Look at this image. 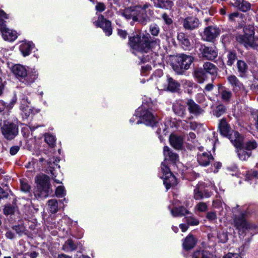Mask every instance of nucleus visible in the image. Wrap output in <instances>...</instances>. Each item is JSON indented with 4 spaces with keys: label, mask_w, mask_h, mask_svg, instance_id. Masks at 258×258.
Segmentation results:
<instances>
[{
    "label": "nucleus",
    "mask_w": 258,
    "mask_h": 258,
    "mask_svg": "<svg viewBox=\"0 0 258 258\" xmlns=\"http://www.w3.org/2000/svg\"><path fill=\"white\" fill-rule=\"evenodd\" d=\"M128 39L130 47L142 53V55L139 56L141 61L143 63L149 61L151 58V44L152 43L150 34L135 32L128 36Z\"/></svg>",
    "instance_id": "f257e3e1"
},
{
    "label": "nucleus",
    "mask_w": 258,
    "mask_h": 258,
    "mask_svg": "<svg viewBox=\"0 0 258 258\" xmlns=\"http://www.w3.org/2000/svg\"><path fill=\"white\" fill-rule=\"evenodd\" d=\"M150 7L149 4H145L127 8L124 10L122 16L127 20L132 19L134 22L145 25L150 21L148 16L151 13Z\"/></svg>",
    "instance_id": "f03ea898"
},
{
    "label": "nucleus",
    "mask_w": 258,
    "mask_h": 258,
    "mask_svg": "<svg viewBox=\"0 0 258 258\" xmlns=\"http://www.w3.org/2000/svg\"><path fill=\"white\" fill-rule=\"evenodd\" d=\"M165 157L164 162H162L161 169L163 173V182L167 190L170 187L176 185L177 184L175 177L171 172L168 167L166 165L165 162L167 160H170L175 162L178 159V155L176 153H173L167 146H165L163 150Z\"/></svg>",
    "instance_id": "7ed1b4c3"
},
{
    "label": "nucleus",
    "mask_w": 258,
    "mask_h": 258,
    "mask_svg": "<svg viewBox=\"0 0 258 258\" xmlns=\"http://www.w3.org/2000/svg\"><path fill=\"white\" fill-rule=\"evenodd\" d=\"M12 71L21 82L26 85H30L34 83L38 76L35 69L27 70L24 66L19 64L14 65Z\"/></svg>",
    "instance_id": "20e7f679"
},
{
    "label": "nucleus",
    "mask_w": 258,
    "mask_h": 258,
    "mask_svg": "<svg viewBox=\"0 0 258 258\" xmlns=\"http://www.w3.org/2000/svg\"><path fill=\"white\" fill-rule=\"evenodd\" d=\"M244 34H239L236 36V40L244 47H251L258 50V37H254V27L252 25H247L243 28Z\"/></svg>",
    "instance_id": "39448f33"
},
{
    "label": "nucleus",
    "mask_w": 258,
    "mask_h": 258,
    "mask_svg": "<svg viewBox=\"0 0 258 258\" xmlns=\"http://www.w3.org/2000/svg\"><path fill=\"white\" fill-rule=\"evenodd\" d=\"M36 187L34 191V196L38 199H44L49 194L50 184L49 177L45 174L37 175L35 177Z\"/></svg>",
    "instance_id": "423d86ee"
},
{
    "label": "nucleus",
    "mask_w": 258,
    "mask_h": 258,
    "mask_svg": "<svg viewBox=\"0 0 258 258\" xmlns=\"http://www.w3.org/2000/svg\"><path fill=\"white\" fill-rule=\"evenodd\" d=\"M194 59V57L190 55L181 54L177 55L173 62V69L177 74L182 75L185 70L189 68Z\"/></svg>",
    "instance_id": "0eeeda50"
},
{
    "label": "nucleus",
    "mask_w": 258,
    "mask_h": 258,
    "mask_svg": "<svg viewBox=\"0 0 258 258\" xmlns=\"http://www.w3.org/2000/svg\"><path fill=\"white\" fill-rule=\"evenodd\" d=\"M136 116H139L137 123H143L147 125L153 126L156 123L155 115L150 110L142 105L136 110Z\"/></svg>",
    "instance_id": "6e6552de"
},
{
    "label": "nucleus",
    "mask_w": 258,
    "mask_h": 258,
    "mask_svg": "<svg viewBox=\"0 0 258 258\" xmlns=\"http://www.w3.org/2000/svg\"><path fill=\"white\" fill-rule=\"evenodd\" d=\"M3 18L8 19V17L4 11L0 10V31L3 37L6 40L14 41L17 38V33L7 28Z\"/></svg>",
    "instance_id": "1a4fd4ad"
},
{
    "label": "nucleus",
    "mask_w": 258,
    "mask_h": 258,
    "mask_svg": "<svg viewBox=\"0 0 258 258\" xmlns=\"http://www.w3.org/2000/svg\"><path fill=\"white\" fill-rule=\"evenodd\" d=\"M248 212L243 211L239 215H233L232 225L239 231L250 228V225L246 220Z\"/></svg>",
    "instance_id": "9d476101"
},
{
    "label": "nucleus",
    "mask_w": 258,
    "mask_h": 258,
    "mask_svg": "<svg viewBox=\"0 0 258 258\" xmlns=\"http://www.w3.org/2000/svg\"><path fill=\"white\" fill-rule=\"evenodd\" d=\"M2 133L5 138L11 140L18 134V126L14 123L5 121L1 127Z\"/></svg>",
    "instance_id": "9b49d317"
},
{
    "label": "nucleus",
    "mask_w": 258,
    "mask_h": 258,
    "mask_svg": "<svg viewBox=\"0 0 258 258\" xmlns=\"http://www.w3.org/2000/svg\"><path fill=\"white\" fill-rule=\"evenodd\" d=\"M202 57L206 59L213 60L218 54V49L216 47H208L205 45H201L199 48Z\"/></svg>",
    "instance_id": "f8f14e48"
},
{
    "label": "nucleus",
    "mask_w": 258,
    "mask_h": 258,
    "mask_svg": "<svg viewBox=\"0 0 258 258\" xmlns=\"http://www.w3.org/2000/svg\"><path fill=\"white\" fill-rule=\"evenodd\" d=\"M221 33L220 29L216 26H209L204 29L203 38L208 42L213 41Z\"/></svg>",
    "instance_id": "ddd939ff"
},
{
    "label": "nucleus",
    "mask_w": 258,
    "mask_h": 258,
    "mask_svg": "<svg viewBox=\"0 0 258 258\" xmlns=\"http://www.w3.org/2000/svg\"><path fill=\"white\" fill-rule=\"evenodd\" d=\"M200 24L199 20L193 16H188L183 19L182 26L186 30L192 31L198 28Z\"/></svg>",
    "instance_id": "4468645a"
},
{
    "label": "nucleus",
    "mask_w": 258,
    "mask_h": 258,
    "mask_svg": "<svg viewBox=\"0 0 258 258\" xmlns=\"http://www.w3.org/2000/svg\"><path fill=\"white\" fill-rule=\"evenodd\" d=\"M98 26L101 28L106 36H110L112 34V30L111 22L107 20L103 16L98 17L97 21Z\"/></svg>",
    "instance_id": "2eb2a0df"
},
{
    "label": "nucleus",
    "mask_w": 258,
    "mask_h": 258,
    "mask_svg": "<svg viewBox=\"0 0 258 258\" xmlns=\"http://www.w3.org/2000/svg\"><path fill=\"white\" fill-rule=\"evenodd\" d=\"M213 160L214 158L210 152L199 153L197 155V161L201 166H207Z\"/></svg>",
    "instance_id": "dca6fc26"
},
{
    "label": "nucleus",
    "mask_w": 258,
    "mask_h": 258,
    "mask_svg": "<svg viewBox=\"0 0 258 258\" xmlns=\"http://www.w3.org/2000/svg\"><path fill=\"white\" fill-rule=\"evenodd\" d=\"M228 138L236 149L242 147L243 137L239 133L232 131Z\"/></svg>",
    "instance_id": "f3484780"
},
{
    "label": "nucleus",
    "mask_w": 258,
    "mask_h": 258,
    "mask_svg": "<svg viewBox=\"0 0 258 258\" xmlns=\"http://www.w3.org/2000/svg\"><path fill=\"white\" fill-rule=\"evenodd\" d=\"M166 81V84L163 86L162 89H167L172 92H176L179 89L180 84L169 76H167Z\"/></svg>",
    "instance_id": "a211bd4d"
},
{
    "label": "nucleus",
    "mask_w": 258,
    "mask_h": 258,
    "mask_svg": "<svg viewBox=\"0 0 258 258\" xmlns=\"http://www.w3.org/2000/svg\"><path fill=\"white\" fill-rule=\"evenodd\" d=\"M218 92L221 96V99L223 102L228 103L231 101L233 94L229 89L223 86L222 85H219Z\"/></svg>",
    "instance_id": "6ab92c4d"
},
{
    "label": "nucleus",
    "mask_w": 258,
    "mask_h": 258,
    "mask_svg": "<svg viewBox=\"0 0 258 258\" xmlns=\"http://www.w3.org/2000/svg\"><path fill=\"white\" fill-rule=\"evenodd\" d=\"M189 112L195 115L198 116L203 112V110L193 100L189 99L186 102Z\"/></svg>",
    "instance_id": "aec40b11"
},
{
    "label": "nucleus",
    "mask_w": 258,
    "mask_h": 258,
    "mask_svg": "<svg viewBox=\"0 0 258 258\" xmlns=\"http://www.w3.org/2000/svg\"><path fill=\"white\" fill-rule=\"evenodd\" d=\"M229 83L232 86L233 90L235 93L243 89V84L234 75H230L227 77Z\"/></svg>",
    "instance_id": "412c9836"
},
{
    "label": "nucleus",
    "mask_w": 258,
    "mask_h": 258,
    "mask_svg": "<svg viewBox=\"0 0 258 258\" xmlns=\"http://www.w3.org/2000/svg\"><path fill=\"white\" fill-rule=\"evenodd\" d=\"M233 5L243 12H246L251 8V4L245 0H234Z\"/></svg>",
    "instance_id": "4be33fe9"
},
{
    "label": "nucleus",
    "mask_w": 258,
    "mask_h": 258,
    "mask_svg": "<svg viewBox=\"0 0 258 258\" xmlns=\"http://www.w3.org/2000/svg\"><path fill=\"white\" fill-rule=\"evenodd\" d=\"M177 38L184 49H190L191 43L187 35L184 33L180 32L178 34Z\"/></svg>",
    "instance_id": "5701e85b"
},
{
    "label": "nucleus",
    "mask_w": 258,
    "mask_h": 258,
    "mask_svg": "<svg viewBox=\"0 0 258 258\" xmlns=\"http://www.w3.org/2000/svg\"><path fill=\"white\" fill-rule=\"evenodd\" d=\"M170 145L176 149H180L183 145V139L181 136L171 135L169 138Z\"/></svg>",
    "instance_id": "b1692460"
},
{
    "label": "nucleus",
    "mask_w": 258,
    "mask_h": 258,
    "mask_svg": "<svg viewBox=\"0 0 258 258\" xmlns=\"http://www.w3.org/2000/svg\"><path fill=\"white\" fill-rule=\"evenodd\" d=\"M161 17L163 20L164 24L162 26L165 32H168L173 28V21L172 18L166 13L162 15Z\"/></svg>",
    "instance_id": "393cba45"
},
{
    "label": "nucleus",
    "mask_w": 258,
    "mask_h": 258,
    "mask_svg": "<svg viewBox=\"0 0 258 258\" xmlns=\"http://www.w3.org/2000/svg\"><path fill=\"white\" fill-rule=\"evenodd\" d=\"M172 110L175 114L181 117L186 114V107L179 102H176L173 104Z\"/></svg>",
    "instance_id": "a878e982"
},
{
    "label": "nucleus",
    "mask_w": 258,
    "mask_h": 258,
    "mask_svg": "<svg viewBox=\"0 0 258 258\" xmlns=\"http://www.w3.org/2000/svg\"><path fill=\"white\" fill-rule=\"evenodd\" d=\"M197 240L191 234H189L184 239L182 245L184 249L188 250L192 248L196 244Z\"/></svg>",
    "instance_id": "bb28decb"
},
{
    "label": "nucleus",
    "mask_w": 258,
    "mask_h": 258,
    "mask_svg": "<svg viewBox=\"0 0 258 258\" xmlns=\"http://www.w3.org/2000/svg\"><path fill=\"white\" fill-rule=\"evenodd\" d=\"M219 128L222 135L228 137L232 131H231L230 127L227 124L225 120L222 119L219 124Z\"/></svg>",
    "instance_id": "cd10ccee"
},
{
    "label": "nucleus",
    "mask_w": 258,
    "mask_h": 258,
    "mask_svg": "<svg viewBox=\"0 0 258 258\" xmlns=\"http://www.w3.org/2000/svg\"><path fill=\"white\" fill-rule=\"evenodd\" d=\"M30 104V102L28 101L27 98H24L22 99L21 109L26 116H29L33 112V108Z\"/></svg>",
    "instance_id": "c85d7f7f"
},
{
    "label": "nucleus",
    "mask_w": 258,
    "mask_h": 258,
    "mask_svg": "<svg viewBox=\"0 0 258 258\" xmlns=\"http://www.w3.org/2000/svg\"><path fill=\"white\" fill-rule=\"evenodd\" d=\"M170 212L172 216L174 217H182L189 213L188 211L182 206L171 209Z\"/></svg>",
    "instance_id": "c756f323"
},
{
    "label": "nucleus",
    "mask_w": 258,
    "mask_h": 258,
    "mask_svg": "<svg viewBox=\"0 0 258 258\" xmlns=\"http://www.w3.org/2000/svg\"><path fill=\"white\" fill-rule=\"evenodd\" d=\"M155 6L162 9H171L173 6V2L169 0H153Z\"/></svg>",
    "instance_id": "7c9ffc66"
},
{
    "label": "nucleus",
    "mask_w": 258,
    "mask_h": 258,
    "mask_svg": "<svg viewBox=\"0 0 258 258\" xmlns=\"http://www.w3.org/2000/svg\"><path fill=\"white\" fill-rule=\"evenodd\" d=\"M203 70L205 73H209L212 75H216L217 74V68L215 64L210 62H206L203 65Z\"/></svg>",
    "instance_id": "2f4dec72"
},
{
    "label": "nucleus",
    "mask_w": 258,
    "mask_h": 258,
    "mask_svg": "<svg viewBox=\"0 0 258 258\" xmlns=\"http://www.w3.org/2000/svg\"><path fill=\"white\" fill-rule=\"evenodd\" d=\"M33 47L34 45L32 43H24L20 45V50L23 55L26 56L30 54Z\"/></svg>",
    "instance_id": "473e14b6"
},
{
    "label": "nucleus",
    "mask_w": 258,
    "mask_h": 258,
    "mask_svg": "<svg viewBox=\"0 0 258 258\" xmlns=\"http://www.w3.org/2000/svg\"><path fill=\"white\" fill-rule=\"evenodd\" d=\"M212 254L208 251L201 249L195 251L191 258H212Z\"/></svg>",
    "instance_id": "72a5a7b5"
},
{
    "label": "nucleus",
    "mask_w": 258,
    "mask_h": 258,
    "mask_svg": "<svg viewBox=\"0 0 258 258\" xmlns=\"http://www.w3.org/2000/svg\"><path fill=\"white\" fill-rule=\"evenodd\" d=\"M194 76L199 83H203L206 78V74L202 69H198L194 72Z\"/></svg>",
    "instance_id": "f704fd0d"
},
{
    "label": "nucleus",
    "mask_w": 258,
    "mask_h": 258,
    "mask_svg": "<svg viewBox=\"0 0 258 258\" xmlns=\"http://www.w3.org/2000/svg\"><path fill=\"white\" fill-rule=\"evenodd\" d=\"M237 149L238 157L241 160H246L251 155V152L246 151V150L242 147Z\"/></svg>",
    "instance_id": "c9c22d12"
},
{
    "label": "nucleus",
    "mask_w": 258,
    "mask_h": 258,
    "mask_svg": "<svg viewBox=\"0 0 258 258\" xmlns=\"http://www.w3.org/2000/svg\"><path fill=\"white\" fill-rule=\"evenodd\" d=\"M204 186L203 183H199L197 187L194 189V198L196 200H201L203 199V189Z\"/></svg>",
    "instance_id": "e433bc0d"
},
{
    "label": "nucleus",
    "mask_w": 258,
    "mask_h": 258,
    "mask_svg": "<svg viewBox=\"0 0 258 258\" xmlns=\"http://www.w3.org/2000/svg\"><path fill=\"white\" fill-rule=\"evenodd\" d=\"M48 209L52 214H54L58 210V203L56 200L51 199L47 202Z\"/></svg>",
    "instance_id": "4c0bfd02"
},
{
    "label": "nucleus",
    "mask_w": 258,
    "mask_h": 258,
    "mask_svg": "<svg viewBox=\"0 0 258 258\" xmlns=\"http://www.w3.org/2000/svg\"><path fill=\"white\" fill-rule=\"evenodd\" d=\"M257 147V144L254 140H249L244 144H242V147L250 152H251L252 150L256 149Z\"/></svg>",
    "instance_id": "58836bf2"
},
{
    "label": "nucleus",
    "mask_w": 258,
    "mask_h": 258,
    "mask_svg": "<svg viewBox=\"0 0 258 258\" xmlns=\"http://www.w3.org/2000/svg\"><path fill=\"white\" fill-rule=\"evenodd\" d=\"M226 107L223 104L217 105L213 111V114L217 117L221 116L226 112Z\"/></svg>",
    "instance_id": "ea45409f"
},
{
    "label": "nucleus",
    "mask_w": 258,
    "mask_h": 258,
    "mask_svg": "<svg viewBox=\"0 0 258 258\" xmlns=\"http://www.w3.org/2000/svg\"><path fill=\"white\" fill-rule=\"evenodd\" d=\"M63 248L66 251H73L76 249L77 246L74 243L73 241L71 239L68 240L64 246Z\"/></svg>",
    "instance_id": "a19ab883"
},
{
    "label": "nucleus",
    "mask_w": 258,
    "mask_h": 258,
    "mask_svg": "<svg viewBox=\"0 0 258 258\" xmlns=\"http://www.w3.org/2000/svg\"><path fill=\"white\" fill-rule=\"evenodd\" d=\"M15 206L11 205L10 204H7L6 205H5L3 209L4 214L6 216L13 214L15 211Z\"/></svg>",
    "instance_id": "79ce46f5"
},
{
    "label": "nucleus",
    "mask_w": 258,
    "mask_h": 258,
    "mask_svg": "<svg viewBox=\"0 0 258 258\" xmlns=\"http://www.w3.org/2000/svg\"><path fill=\"white\" fill-rule=\"evenodd\" d=\"M238 71L241 74H244L247 70V66L243 60H239L237 62Z\"/></svg>",
    "instance_id": "37998d69"
},
{
    "label": "nucleus",
    "mask_w": 258,
    "mask_h": 258,
    "mask_svg": "<svg viewBox=\"0 0 258 258\" xmlns=\"http://www.w3.org/2000/svg\"><path fill=\"white\" fill-rule=\"evenodd\" d=\"M228 60L227 64L231 66L237 59V55L235 52L233 51H229L227 55Z\"/></svg>",
    "instance_id": "c03bdc74"
},
{
    "label": "nucleus",
    "mask_w": 258,
    "mask_h": 258,
    "mask_svg": "<svg viewBox=\"0 0 258 258\" xmlns=\"http://www.w3.org/2000/svg\"><path fill=\"white\" fill-rule=\"evenodd\" d=\"M149 31L153 36H157L160 31V28L157 24L153 23L150 25Z\"/></svg>",
    "instance_id": "a18cd8bd"
},
{
    "label": "nucleus",
    "mask_w": 258,
    "mask_h": 258,
    "mask_svg": "<svg viewBox=\"0 0 258 258\" xmlns=\"http://www.w3.org/2000/svg\"><path fill=\"white\" fill-rule=\"evenodd\" d=\"M12 229L19 236H22L25 232V227L23 225H15L12 227Z\"/></svg>",
    "instance_id": "49530a36"
},
{
    "label": "nucleus",
    "mask_w": 258,
    "mask_h": 258,
    "mask_svg": "<svg viewBox=\"0 0 258 258\" xmlns=\"http://www.w3.org/2000/svg\"><path fill=\"white\" fill-rule=\"evenodd\" d=\"M45 141L50 146H53L55 142V137L49 134L45 135Z\"/></svg>",
    "instance_id": "de8ad7c7"
},
{
    "label": "nucleus",
    "mask_w": 258,
    "mask_h": 258,
    "mask_svg": "<svg viewBox=\"0 0 258 258\" xmlns=\"http://www.w3.org/2000/svg\"><path fill=\"white\" fill-rule=\"evenodd\" d=\"M218 238L222 243H225L228 240V235L226 232L223 230L219 231L218 233Z\"/></svg>",
    "instance_id": "09e8293b"
},
{
    "label": "nucleus",
    "mask_w": 258,
    "mask_h": 258,
    "mask_svg": "<svg viewBox=\"0 0 258 258\" xmlns=\"http://www.w3.org/2000/svg\"><path fill=\"white\" fill-rule=\"evenodd\" d=\"M59 161L58 159L53 156L47 159V164L50 168H53V165H57Z\"/></svg>",
    "instance_id": "8fccbe9b"
},
{
    "label": "nucleus",
    "mask_w": 258,
    "mask_h": 258,
    "mask_svg": "<svg viewBox=\"0 0 258 258\" xmlns=\"http://www.w3.org/2000/svg\"><path fill=\"white\" fill-rule=\"evenodd\" d=\"M66 194L64 187L63 186H58L55 190V195L57 197L62 198Z\"/></svg>",
    "instance_id": "3c124183"
},
{
    "label": "nucleus",
    "mask_w": 258,
    "mask_h": 258,
    "mask_svg": "<svg viewBox=\"0 0 258 258\" xmlns=\"http://www.w3.org/2000/svg\"><path fill=\"white\" fill-rule=\"evenodd\" d=\"M185 219L187 224L188 225L196 226L199 224V221L192 217H186Z\"/></svg>",
    "instance_id": "603ef678"
},
{
    "label": "nucleus",
    "mask_w": 258,
    "mask_h": 258,
    "mask_svg": "<svg viewBox=\"0 0 258 258\" xmlns=\"http://www.w3.org/2000/svg\"><path fill=\"white\" fill-rule=\"evenodd\" d=\"M21 190L25 192L29 191L30 189V186L28 183L24 180L21 181Z\"/></svg>",
    "instance_id": "864d4df0"
},
{
    "label": "nucleus",
    "mask_w": 258,
    "mask_h": 258,
    "mask_svg": "<svg viewBox=\"0 0 258 258\" xmlns=\"http://www.w3.org/2000/svg\"><path fill=\"white\" fill-rule=\"evenodd\" d=\"M197 208L200 212H205L207 210V206L206 203L201 202L197 206Z\"/></svg>",
    "instance_id": "5fc2aeb1"
},
{
    "label": "nucleus",
    "mask_w": 258,
    "mask_h": 258,
    "mask_svg": "<svg viewBox=\"0 0 258 258\" xmlns=\"http://www.w3.org/2000/svg\"><path fill=\"white\" fill-rule=\"evenodd\" d=\"M7 238L12 240L16 238L15 234L10 229H8L5 233Z\"/></svg>",
    "instance_id": "6e6d98bb"
},
{
    "label": "nucleus",
    "mask_w": 258,
    "mask_h": 258,
    "mask_svg": "<svg viewBox=\"0 0 258 258\" xmlns=\"http://www.w3.org/2000/svg\"><path fill=\"white\" fill-rule=\"evenodd\" d=\"M247 175L248 177L258 178V171L252 170L248 171Z\"/></svg>",
    "instance_id": "4d7b16f0"
},
{
    "label": "nucleus",
    "mask_w": 258,
    "mask_h": 258,
    "mask_svg": "<svg viewBox=\"0 0 258 258\" xmlns=\"http://www.w3.org/2000/svg\"><path fill=\"white\" fill-rule=\"evenodd\" d=\"M207 218L210 221H213L217 219V215L215 212H210L207 214Z\"/></svg>",
    "instance_id": "13d9d810"
},
{
    "label": "nucleus",
    "mask_w": 258,
    "mask_h": 258,
    "mask_svg": "<svg viewBox=\"0 0 258 258\" xmlns=\"http://www.w3.org/2000/svg\"><path fill=\"white\" fill-rule=\"evenodd\" d=\"M20 150V147L18 146H14L12 147L10 150V153L12 155H16Z\"/></svg>",
    "instance_id": "bf43d9fd"
},
{
    "label": "nucleus",
    "mask_w": 258,
    "mask_h": 258,
    "mask_svg": "<svg viewBox=\"0 0 258 258\" xmlns=\"http://www.w3.org/2000/svg\"><path fill=\"white\" fill-rule=\"evenodd\" d=\"M117 34L122 39L126 38L127 35L126 31L122 29H118Z\"/></svg>",
    "instance_id": "052dcab7"
},
{
    "label": "nucleus",
    "mask_w": 258,
    "mask_h": 258,
    "mask_svg": "<svg viewBox=\"0 0 258 258\" xmlns=\"http://www.w3.org/2000/svg\"><path fill=\"white\" fill-rule=\"evenodd\" d=\"M239 13L234 12L229 15V20L231 21H234L236 18L238 17Z\"/></svg>",
    "instance_id": "680f3d73"
},
{
    "label": "nucleus",
    "mask_w": 258,
    "mask_h": 258,
    "mask_svg": "<svg viewBox=\"0 0 258 258\" xmlns=\"http://www.w3.org/2000/svg\"><path fill=\"white\" fill-rule=\"evenodd\" d=\"M224 258H242L237 253H228Z\"/></svg>",
    "instance_id": "e2e57ef3"
},
{
    "label": "nucleus",
    "mask_w": 258,
    "mask_h": 258,
    "mask_svg": "<svg viewBox=\"0 0 258 258\" xmlns=\"http://www.w3.org/2000/svg\"><path fill=\"white\" fill-rule=\"evenodd\" d=\"M8 196V193L0 187V199L7 198Z\"/></svg>",
    "instance_id": "0e129e2a"
},
{
    "label": "nucleus",
    "mask_w": 258,
    "mask_h": 258,
    "mask_svg": "<svg viewBox=\"0 0 258 258\" xmlns=\"http://www.w3.org/2000/svg\"><path fill=\"white\" fill-rule=\"evenodd\" d=\"M96 9L99 12H102L105 10V6L102 3H98L96 6Z\"/></svg>",
    "instance_id": "69168bd1"
},
{
    "label": "nucleus",
    "mask_w": 258,
    "mask_h": 258,
    "mask_svg": "<svg viewBox=\"0 0 258 258\" xmlns=\"http://www.w3.org/2000/svg\"><path fill=\"white\" fill-rule=\"evenodd\" d=\"M51 173L52 175V178L54 180V181L57 183H61V180L56 178V175H55V173L53 170L51 171Z\"/></svg>",
    "instance_id": "338daca9"
},
{
    "label": "nucleus",
    "mask_w": 258,
    "mask_h": 258,
    "mask_svg": "<svg viewBox=\"0 0 258 258\" xmlns=\"http://www.w3.org/2000/svg\"><path fill=\"white\" fill-rule=\"evenodd\" d=\"M38 156H43L46 158V159H48L49 158V156L48 155L46 151H40L38 154H37Z\"/></svg>",
    "instance_id": "774afa93"
}]
</instances>
